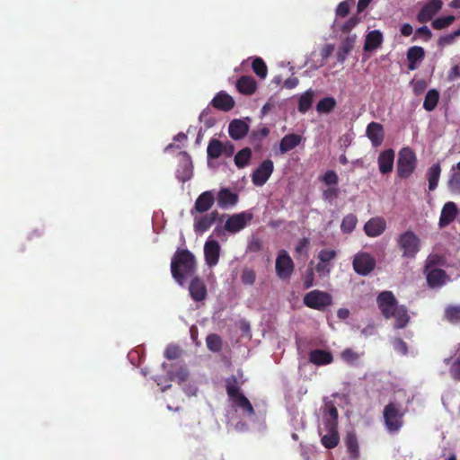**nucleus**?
<instances>
[{"label": "nucleus", "mask_w": 460, "mask_h": 460, "mask_svg": "<svg viewBox=\"0 0 460 460\" xmlns=\"http://www.w3.org/2000/svg\"><path fill=\"white\" fill-rule=\"evenodd\" d=\"M376 304L382 315L385 319L394 318V328H404L410 320L408 311L404 305H399L392 291H382L376 297Z\"/></svg>", "instance_id": "obj_1"}, {"label": "nucleus", "mask_w": 460, "mask_h": 460, "mask_svg": "<svg viewBox=\"0 0 460 460\" xmlns=\"http://www.w3.org/2000/svg\"><path fill=\"white\" fill-rule=\"evenodd\" d=\"M197 270L195 256L187 249L177 250L171 261V272L174 280L183 286L185 279Z\"/></svg>", "instance_id": "obj_2"}, {"label": "nucleus", "mask_w": 460, "mask_h": 460, "mask_svg": "<svg viewBox=\"0 0 460 460\" xmlns=\"http://www.w3.org/2000/svg\"><path fill=\"white\" fill-rule=\"evenodd\" d=\"M226 390L227 395L235 406L242 409L248 416L254 415V409L246 396L240 392V387L235 376H233L226 380Z\"/></svg>", "instance_id": "obj_3"}, {"label": "nucleus", "mask_w": 460, "mask_h": 460, "mask_svg": "<svg viewBox=\"0 0 460 460\" xmlns=\"http://www.w3.org/2000/svg\"><path fill=\"white\" fill-rule=\"evenodd\" d=\"M417 157L411 147L400 150L397 160V175L401 179L409 178L416 169Z\"/></svg>", "instance_id": "obj_4"}, {"label": "nucleus", "mask_w": 460, "mask_h": 460, "mask_svg": "<svg viewBox=\"0 0 460 460\" xmlns=\"http://www.w3.org/2000/svg\"><path fill=\"white\" fill-rule=\"evenodd\" d=\"M397 244L402 252V257L408 259L415 258L420 249V238L411 230H407L398 236Z\"/></svg>", "instance_id": "obj_5"}, {"label": "nucleus", "mask_w": 460, "mask_h": 460, "mask_svg": "<svg viewBox=\"0 0 460 460\" xmlns=\"http://www.w3.org/2000/svg\"><path fill=\"white\" fill-rule=\"evenodd\" d=\"M303 302L309 308L323 311L332 304V297L327 292L314 289L305 295Z\"/></svg>", "instance_id": "obj_6"}, {"label": "nucleus", "mask_w": 460, "mask_h": 460, "mask_svg": "<svg viewBox=\"0 0 460 460\" xmlns=\"http://www.w3.org/2000/svg\"><path fill=\"white\" fill-rule=\"evenodd\" d=\"M384 420L390 432L398 431L403 424V412L394 402L388 403L384 409Z\"/></svg>", "instance_id": "obj_7"}, {"label": "nucleus", "mask_w": 460, "mask_h": 460, "mask_svg": "<svg viewBox=\"0 0 460 460\" xmlns=\"http://www.w3.org/2000/svg\"><path fill=\"white\" fill-rule=\"evenodd\" d=\"M375 258L367 252H358L352 262L353 270L361 276H367L376 268Z\"/></svg>", "instance_id": "obj_8"}, {"label": "nucleus", "mask_w": 460, "mask_h": 460, "mask_svg": "<svg viewBox=\"0 0 460 460\" xmlns=\"http://www.w3.org/2000/svg\"><path fill=\"white\" fill-rule=\"evenodd\" d=\"M252 217L253 215L248 211L234 214L226 221L225 229L231 234L238 233L246 227Z\"/></svg>", "instance_id": "obj_9"}, {"label": "nucleus", "mask_w": 460, "mask_h": 460, "mask_svg": "<svg viewBox=\"0 0 460 460\" xmlns=\"http://www.w3.org/2000/svg\"><path fill=\"white\" fill-rule=\"evenodd\" d=\"M276 273L281 279H289L294 271V262L287 251L281 250L276 259Z\"/></svg>", "instance_id": "obj_10"}, {"label": "nucleus", "mask_w": 460, "mask_h": 460, "mask_svg": "<svg viewBox=\"0 0 460 460\" xmlns=\"http://www.w3.org/2000/svg\"><path fill=\"white\" fill-rule=\"evenodd\" d=\"M274 170L273 162L270 159L262 161V163L254 170L252 174V181L255 186L264 185Z\"/></svg>", "instance_id": "obj_11"}, {"label": "nucleus", "mask_w": 460, "mask_h": 460, "mask_svg": "<svg viewBox=\"0 0 460 460\" xmlns=\"http://www.w3.org/2000/svg\"><path fill=\"white\" fill-rule=\"evenodd\" d=\"M215 203V195L212 190H206L199 195L194 207L190 210L191 216L195 213L203 214L208 212Z\"/></svg>", "instance_id": "obj_12"}, {"label": "nucleus", "mask_w": 460, "mask_h": 460, "mask_svg": "<svg viewBox=\"0 0 460 460\" xmlns=\"http://www.w3.org/2000/svg\"><path fill=\"white\" fill-rule=\"evenodd\" d=\"M194 217V231L199 234L207 232L214 223L219 218L217 210H213L200 217Z\"/></svg>", "instance_id": "obj_13"}, {"label": "nucleus", "mask_w": 460, "mask_h": 460, "mask_svg": "<svg viewBox=\"0 0 460 460\" xmlns=\"http://www.w3.org/2000/svg\"><path fill=\"white\" fill-rule=\"evenodd\" d=\"M442 5L441 0H429L419 12L418 21L422 23L430 21L439 12Z\"/></svg>", "instance_id": "obj_14"}, {"label": "nucleus", "mask_w": 460, "mask_h": 460, "mask_svg": "<svg viewBox=\"0 0 460 460\" xmlns=\"http://www.w3.org/2000/svg\"><path fill=\"white\" fill-rule=\"evenodd\" d=\"M458 215V208L456 204L453 201H447L444 204L439 220H438V226L440 228L447 227L451 223L455 221L456 218V216Z\"/></svg>", "instance_id": "obj_15"}, {"label": "nucleus", "mask_w": 460, "mask_h": 460, "mask_svg": "<svg viewBox=\"0 0 460 460\" xmlns=\"http://www.w3.org/2000/svg\"><path fill=\"white\" fill-rule=\"evenodd\" d=\"M204 256L206 263L212 268L218 263L220 245L216 240H208L204 244Z\"/></svg>", "instance_id": "obj_16"}, {"label": "nucleus", "mask_w": 460, "mask_h": 460, "mask_svg": "<svg viewBox=\"0 0 460 460\" xmlns=\"http://www.w3.org/2000/svg\"><path fill=\"white\" fill-rule=\"evenodd\" d=\"M190 296L195 302H201L208 296L207 286L204 281L198 276L191 279L189 285Z\"/></svg>", "instance_id": "obj_17"}, {"label": "nucleus", "mask_w": 460, "mask_h": 460, "mask_svg": "<svg viewBox=\"0 0 460 460\" xmlns=\"http://www.w3.org/2000/svg\"><path fill=\"white\" fill-rule=\"evenodd\" d=\"M366 134L374 147H377L382 145L385 137V131L380 123L374 121L370 122L367 127Z\"/></svg>", "instance_id": "obj_18"}, {"label": "nucleus", "mask_w": 460, "mask_h": 460, "mask_svg": "<svg viewBox=\"0 0 460 460\" xmlns=\"http://www.w3.org/2000/svg\"><path fill=\"white\" fill-rule=\"evenodd\" d=\"M210 104L217 110L229 111L234 107V100L224 91L217 93L212 99Z\"/></svg>", "instance_id": "obj_19"}, {"label": "nucleus", "mask_w": 460, "mask_h": 460, "mask_svg": "<svg viewBox=\"0 0 460 460\" xmlns=\"http://www.w3.org/2000/svg\"><path fill=\"white\" fill-rule=\"evenodd\" d=\"M426 274L427 283L429 288H439L445 285L447 275L442 269L424 270Z\"/></svg>", "instance_id": "obj_20"}, {"label": "nucleus", "mask_w": 460, "mask_h": 460, "mask_svg": "<svg viewBox=\"0 0 460 460\" xmlns=\"http://www.w3.org/2000/svg\"><path fill=\"white\" fill-rule=\"evenodd\" d=\"M394 162V151L391 148L381 152L377 158L378 169L382 174H387L393 171Z\"/></svg>", "instance_id": "obj_21"}, {"label": "nucleus", "mask_w": 460, "mask_h": 460, "mask_svg": "<svg viewBox=\"0 0 460 460\" xmlns=\"http://www.w3.org/2000/svg\"><path fill=\"white\" fill-rule=\"evenodd\" d=\"M385 221L381 217H375L368 220L365 226L364 230L367 236L376 237L384 233L385 230Z\"/></svg>", "instance_id": "obj_22"}, {"label": "nucleus", "mask_w": 460, "mask_h": 460, "mask_svg": "<svg viewBox=\"0 0 460 460\" xmlns=\"http://www.w3.org/2000/svg\"><path fill=\"white\" fill-rule=\"evenodd\" d=\"M249 132V126L241 119H234L229 123L228 133L231 138L240 140Z\"/></svg>", "instance_id": "obj_23"}, {"label": "nucleus", "mask_w": 460, "mask_h": 460, "mask_svg": "<svg viewBox=\"0 0 460 460\" xmlns=\"http://www.w3.org/2000/svg\"><path fill=\"white\" fill-rule=\"evenodd\" d=\"M236 88L243 94L252 95L257 89V83L251 75H242L236 82Z\"/></svg>", "instance_id": "obj_24"}, {"label": "nucleus", "mask_w": 460, "mask_h": 460, "mask_svg": "<svg viewBox=\"0 0 460 460\" xmlns=\"http://www.w3.org/2000/svg\"><path fill=\"white\" fill-rule=\"evenodd\" d=\"M309 361L316 366H324L333 361V356L328 350L316 349L309 353Z\"/></svg>", "instance_id": "obj_25"}, {"label": "nucleus", "mask_w": 460, "mask_h": 460, "mask_svg": "<svg viewBox=\"0 0 460 460\" xmlns=\"http://www.w3.org/2000/svg\"><path fill=\"white\" fill-rule=\"evenodd\" d=\"M408 69L415 70L418 68V63L421 62L425 56L422 47L413 46L407 50Z\"/></svg>", "instance_id": "obj_26"}, {"label": "nucleus", "mask_w": 460, "mask_h": 460, "mask_svg": "<svg viewBox=\"0 0 460 460\" xmlns=\"http://www.w3.org/2000/svg\"><path fill=\"white\" fill-rule=\"evenodd\" d=\"M238 202V195L229 189L223 188L217 194V205L221 208L234 206Z\"/></svg>", "instance_id": "obj_27"}, {"label": "nucleus", "mask_w": 460, "mask_h": 460, "mask_svg": "<svg viewBox=\"0 0 460 460\" xmlns=\"http://www.w3.org/2000/svg\"><path fill=\"white\" fill-rule=\"evenodd\" d=\"M302 141L300 135L291 133L284 136L279 143V153L286 154L296 147Z\"/></svg>", "instance_id": "obj_28"}, {"label": "nucleus", "mask_w": 460, "mask_h": 460, "mask_svg": "<svg viewBox=\"0 0 460 460\" xmlns=\"http://www.w3.org/2000/svg\"><path fill=\"white\" fill-rule=\"evenodd\" d=\"M325 428L328 432L327 434L322 437L321 442L324 446V447L328 449H332L338 446L340 441L338 427H333V425L331 424V427Z\"/></svg>", "instance_id": "obj_29"}, {"label": "nucleus", "mask_w": 460, "mask_h": 460, "mask_svg": "<svg viewBox=\"0 0 460 460\" xmlns=\"http://www.w3.org/2000/svg\"><path fill=\"white\" fill-rule=\"evenodd\" d=\"M383 42V35L379 31H370L365 40L364 43V50L365 51H372L376 49L381 46Z\"/></svg>", "instance_id": "obj_30"}, {"label": "nucleus", "mask_w": 460, "mask_h": 460, "mask_svg": "<svg viewBox=\"0 0 460 460\" xmlns=\"http://www.w3.org/2000/svg\"><path fill=\"white\" fill-rule=\"evenodd\" d=\"M355 43V37L349 36L345 38L338 49L337 52V60L341 63L344 62L346 59L347 55L352 50Z\"/></svg>", "instance_id": "obj_31"}, {"label": "nucleus", "mask_w": 460, "mask_h": 460, "mask_svg": "<svg viewBox=\"0 0 460 460\" xmlns=\"http://www.w3.org/2000/svg\"><path fill=\"white\" fill-rule=\"evenodd\" d=\"M226 149L224 144L216 138H212L209 140L207 154L208 159H217Z\"/></svg>", "instance_id": "obj_32"}, {"label": "nucleus", "mask_w": 460, "mask_h": 460, "mask_svg": "<svg viewBox=\"0 0 460 460\" xmlns=\"http://www.w3.org/2000/svg\"><path fill=\"white\" fill-rule=\"evenodd\" d=\"M447 185L451 192L460 194V162L453 166Z\"/></svg>", "instance_id": "obj_33"}, {"label": "nucleus", "mask_w": 460, "mask_h": 460, "mask_svg": "<svg viewBox=\"0 0 460 460\" xmlns=\"http://www.w3.org/2000/svg\"><path fill=\"white\" fill-rule=\"evenodd\" d=\"M344 440L349 455L354 458H358L359 456V447L356 434L354 432H348Z\"/></svg>", "instance_id": "obj_34"}, {"label": "nucleus", "mask_w": 460, "mask_h": 460, "mask_svg": "<svg viewBox=\"0 0 460 460\" xmlns=\"http://www.w3.org/2000/svg\"><path fill=\"white\" fill-rule=\"evenodd\" d=\"M444 319L452 324L460 323V305H449L444 310Z\"/></svg>", "instance_id": "obj_35"}, {"label": "nucleus", "mask_w": 460, "mask_h": 460, "mask_svg": "<svg viewBox=\"0 0 460 460\" xmlns=\"http://www.w3.org/2000/svg\"><path fill=\"white\" fill-rule=\"evenodd\" d=\"M441 173V167L439 164H433L427 172V177L429 181V190H434L438 184L439 177Z\"/></svg>", "instance_id": "obj_36"}, {"label": "nucleus", "mask_w": 460, "mask_h": 460, "mask_svg": "<svg viewBox=\"0 0 460 460\" xmlns=\"http://www.w3.org/2000/svg\"><path fill=\"white\" fill-rule=\"evenodd\" d=\"M439 100V93L436 89H430L425 95L423 108L427 111H432L438 105Z\"/></svg>", "instance_id": "obj_37"}, {"label": "nucleus", "mask_w": 460, "mask_h": 460, "mask_svg": "<svg viewBox=\"0 0 460 460\" xmlns=\"http://www.w3.org/2000/svg\"><path fill=\"white\" fill-rule=\"evenodd\" d=\"M252 158V150L250 147H244L242 150H240L235 155H234V164L238 168H243L246 165H248L250 160Z\"/></svg>", "instance_id": "obj_38"}, {"label": "nucleus", "mask_w": 460, "mask_h": 460, "mask_svg": "<svg viewBox=\"0 0 460 460\" xmlns=\"http://www.w3.org/2000/svg\"><path fill=\"white\" fill-rule=\"evenodd\" d=\"M336 104L337 102L333 97H324L318 102L316 111L319 113H330L336 107Z\"/></svg>", "instance_id": "obj_39"}, {"label": "nucleus", "mask_w": 460, "mask_h": 460, "mask_svg": "<svg viewBox=\"0 0 460 460\" xmlns=\"http://www.w3.org/2000/svg\"><path fill=\"white\" fill-rule=\"evenodd\" d=\"M253 72L261 79H265L268 75V68L266 63L261 58H254L252 63Z\"/></svg>", "instance_id": "obj_40"}, {"label": "nucleus", "mask_w": 460, "mask_h": 460, "mask_svg": "<svg viewBox=\"0 0 460 460\" xmlns=\"http://www.w3.org/2000/svg\"><path fill=\"white\" fill-rule=\"evenodd\" d=\"M314 93L311 90L306 91L302 94L298 101V111L305 113L313 104Z\"/></svg>", "instance_id": "obj_41"}, {"label": "nucleus", "mask_w": 460, "mask_h": 460, "mask_svg": "<svg viewBox=\"0 0 460 460\" xmlns=\"http://www.w3.org/2000/svg\"><path fill=\"white\" fill-rule=\"evenodd\" d=\"M206 344L210 351L219 352L222 349V339L218 334H208L206 338Z\"/></svg>", "instance_id": "obj_42"}, {"label": "nucleus", "mask_w": 460, "mask_h": 460, "mask_svg": "<svg viewBox=\"0 0 460 460\" xmlns=\"http://www.w3.org/2000/svg\"><path fill=\"white\" fill-rule=\"evenodd\" d=\"M357 223V217L353 214H349L343 217L341 229L343 233L349 234L355 229Z\"/></svg>", "instance_id": "obj_43"}, {"label": "nucleus", "mask_w": 460, "mask_h": 460, "mask_svg": "<svg viewBox=\"0 0 460 460\" xmlns=\"http://www.w3.org/2000/svg\"><path fill=\"white\" fill-rule=\"evenodd\" d=\"M445 263V258L439 254H429L425 261L424 270L437 269V266H442Z\"/></svg>", "instance_id": "obj_44"}, {"label": "nucleus", "mask_w": 460, "mask_h": 460, "mask_svg": "<svg viewBox=\"0 0 460 460\" xmlns=\"http://www.w3.org/2000/svg\"><path fill=\"white\" fill-rule=\"evenodd\" d=\"M168 375L171 380H177L181 384L188 379L190 373L186 367L180 366L176 371H170Z\"/></svg>", "instance_id": "obj_45"}, {"label": "nucleus", "mask_w": 460, "mask_h": 460, "mask_svg": "<svg viewBox=\"0 0 460 460\" xmlns=\"http://www.w3.org/2000/svg\"><path fill=\"white\" fill-rule=\"evenodd\" d=\"M455 19L456 18L453 15H447V16L437 18L436 20H434L432 22V27L435 30L445 29V28L450 26L454 22Z\"/></svg>", "instance_id": "obj_46"}, {"label": "nucleus", "mask_w": 460, "mask_h": 460, "mask_svg": "<svg viewBox=\"0 0 460 460\" xmlns=\"http://www.w3.org/2000/svg\"><path fill=\"white\" fill-rule=\"evenodd\" d=\"M256 280V273L251 268H244L241 274V281L243 285L252 286Z\"/></svg>", "instance_id": "obj_47"}, {"label": "nucleus", "mask_w": 460, "mask_h": 460, "mask_svg": "<svg viewBox=\"0 0 460 460\" xmlns=\"http://www.w3.org/2000/svg\"><path fill=\"white\" fill-rule=\"evenodd\" d=\"M320 181L328 185L329 187H337L339 177L332 170H328L321 178Z\"/></svg>", "instance_id": "obj_48"}, {"label": "nucleus", "mask_w": 460, "mask_h": 460, "mask_svg": "<svg viewBox=\"0 0 460 460\" xmlns=\"http://www.w3.org/2000/svg\"><path fill=\"white\" fill-rule=\"evenodd\" d=\"M327 412L329 414V419L324 421L325 427H331V424L333 427H338V410L334 405H330L328 407Z\"/></svg>", "instance_id": "obj_49"}, {"label": "nucleus", "mask_w": 460, "mask_h": 460, "mask_svg": "<svg viewBox=\"0 0 460 460\" xmlns=\"http://www.w3.org/2000/svg\"><path fill=\"white\" fill-rule=\"evenodd\" d=\"M337 257V252L334 250L332 249H323L318 253V259L319 261L330 263L332 260H334Z\"/></svg>", "instance_id": "obj_50"}, {"label": "nucleus", "mask_w": 460, "mask_h": 460, "mask_svg": "<svg viewBox=\"0 0 460 460\" xmlns=\"http://www.w3.org/2000/svg\"><path fill=\"white\" fill-rule=\"evenodd\" d=\"M270 134V128L268 127H262L259 129L252 130L251 133V140L252 142H258L260 143L261 139L268 137Z\"/></svg>", "instance_id": "obj_51"}, {"label": "nucleus", "mask_w": 460, "mask_h": 460, "mask_svg": "<svg viewBox=\"0 0 460 460\" xmlns=\"http://www.w3.org/2000/svg\"><path fill=\"white\" fill-rule=\"evenodd\" d=\"M338 187H329L323 191V199L326 201L332 202L339 196Z\"/></svg>", "instance_id": "obj_52"}, {"label": "nucleus", "mask_w": 460, "mask_h": 460, "mask_svg": "<svg viewBox=\"0 0 460 460\" xmlns=\"http://www.w3.org/2000/svg\"><path fill=\"white\" fill-rule=\"evenodd\" d=\"M181 356V349L176 345H169L167 346L165 351H164V357L167 359H176Z\"/></svg>", "instance_id": "obj_53"}, {"label": "nucleus", "mask_w": 460, "mask_h": 460, "mask_svg": "<svg viewBox=\"0 0 460 460\" xmlns=\"http://www.w3.org/2000/svg\"><path fill=\"white\" fill-rule=\"evenodd\" d=\"M458 36H460V29L455 31L454 32H452L450 34L441 37L438 40V45L442 46V47L446 46V45H450L454 42L455 39Z\"/></svg>", "instance_id": "obj_54"}, {"label": "nucleus", "mask_w": 460, "mask_h": 460, "mask_svg": "<svg viewBox=\"0 0 460 460\" xmlns=\"http://www.w3.org/2000/svg\"><path fill=\"white\" fill-rule=\"evenodd\" d=\"M393 346L396 351L402 355H406L408 353V346L406 342L401 338H395L393 341Z\"/></svg>", "instance_id": "obj_55"}, {"label": "nucleus", "mask_w": 460, "mask_h": 460, "mask_svg": "<svg viewBox=\"0 0 460 460\" xmlns=\"http://www.w3.org/2000/svg\"><path fill=\"white\" fill-rule=\"evenodd\" d=\"M450 375L454 380L460 381V357L451 366Z\"/></svg>", "instance_id": "obj_56"}, {"label": "nucleus", "mask_w": 460, "mask_h": 460, "mask_svg": "<svg viewBox=\"0 0 460 460\" xmlns=\"http://www.w3.org/2000/svg\"><path fill=\"white\" fill-rule=\"evenodd\" d=\"M314 274L313 269H307L304 277V288H310L314 286Z\"/></svg>", "instance_id": "obj_57"}, {"label": "nucleus", "mask_w": 460, "mask_h": 460, "mask_svg": "<svg viewBox=\"0 0 460 460\" xmlns=\"http://www.w3.org/2000/svg\"><path fill=\"white\" fill-rule=\"evenodd\" d=\"M209 113L210 110L208 108H206L201 111L199 115V120L203 121L208 128H210L215 124L214 119L208 118Z\"/></svg>", "instance_id": "obj_58"}, {"label": "nucleus", "mask_w": 460, "mask_h": 460, "mask_svg": "<svg viewBox=\"0 0 460 460\" xmlns=\"http://www.w3.org/2000/svg\"><path fill=\"white\" fill-rule=\"evenodd\" d=\"M349 13V5L348 2L343 1L340 3L336 8V14L341 17H345Z\"/></svg>", "instance_id": "obj_59"}, {"label": "nucleus", "mask_w": 460, "mask_h": 460, "mask_svg": "<svg viewBox=\"0 0 460 460\" xmlns=\"http://www.w3.org/2000/svg\"><path fill=\"white\" fill-rule=\"evenodd\" d=\"M358 22V19L356 16L349 18L341 27V31L348 33L349 32Z\"/></svg>", "instance_id": "obj_60"}, {"label": "nucleus", "mask_w": 460, "mask_h": 460, "mask_svg": "<svg viewBox=\"0 0 460 460\" xmlns=\"http://www.w3.org/2000/svg\"><path fill=\"white\" fill-rule=\"evenodd\" d=\"M416 36L429 40L432 37V32L427 26H422L416 31Z\"/></svg>", "instance_id": "obj_61"}, {"label": "nucleus", "mask_w": 460, "mask_h": 460, "mask_svg": "<svg viewBox=\"0 0 460 460\" xmlns=\"http://www.w3.org/2000/svg\"><path fill=\"white\" fill-rule=\"evenodd\" d=\"M341 357L344 360H347V361H353L358 358V355L350 349H345L341 353Z\"/></svg>", "instance_id": "obj_62"}, {"label": "nucleus", "mask_w": 460, "mask_h": 460, "mask_svg": "<svg viewBox=\"0 0 460 460\" xmlns=\"http://www.w3.org/2000/svg\"><path fill=\"white\" fill-rule=\"evenodd\" d=\"M315 270L319 273H327L329 274L331 271V266L328 263L323 262L319 261V262L315 266Z\"/></svg>", "instance_id": "obj_63"}, {"label": "nucleus", "mask_w": 460, "mask_h": 460, "mask_svg": "<svg viewBox=\"0 0 460 460\" xmlns=\"http://www.w3.org/2000/svg\"><path fill=\"white\" fill-rule=\"evenodd\" d=\"M298 83H299L298 78L292 76V77L288 78L284 82V87L287 89H294L295 87L297 86Z\"/></svg>", "instance_id": "obj_64"}]
</instances>
